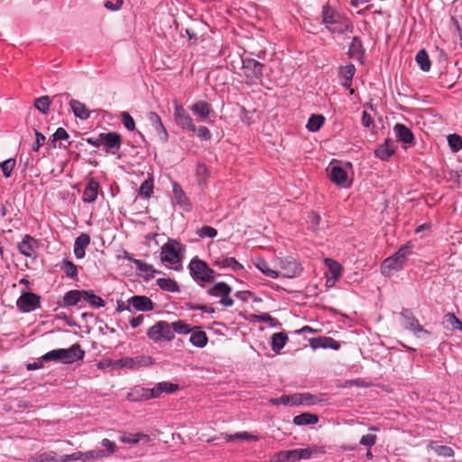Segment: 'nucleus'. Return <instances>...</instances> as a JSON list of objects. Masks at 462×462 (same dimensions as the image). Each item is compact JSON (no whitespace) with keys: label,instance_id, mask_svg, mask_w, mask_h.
Instances as JSON below:
<instances>
[{"label":"nucleus","instance_id":"obj_2","mask_svg":"<svg viewBox=\"0 0 462 462\" xmlns=\"http://www.w3.org/2000/svg\"><path fill=\"white\" fill-rule=\"evenodd\" d=\"M84 356L85 352L81 349L80 345L76 343L69 348L51 350L42 356V359L44 362H56L69 365L82 360Z\"/></svg>","mask_w":462,"mask_h":462},{"label":"nucleus","instance_id":"obj_46","mask_svg":"<svg viewBox=\"0 0 462 462\" xmlns=\"http://www.w3.org/2000/svg\"><path fill=\"white\" fill-rule=\"evenodd\" d=\"M132 359L134 360V369L146 367L153 364L152 358L149 356H137Z\"/></svg>","mask_w":462,"mask_h":462},{"label":"nucleus","instance_id":"obj_45","mask_svg":"<svg viewBox=\"0 0 462 462\" xmlns=\"http://www.w3.org/2000/svg\"><path fill=\"white\" fill-rule=\"evenodd\" d=\"M171 327L175 333L182 334V335L189 334L192 330V328L189 327V325L185 323L182 320H177V321L172 322L171 324Z\"/></svg>","mask_w":462,"mask_h":462},{"label":"nucleus","instance_id":"obj_11","mask_svg":"<svg viewBox=\"0 0 462 462\" xmlns=\"http://www.w3.org/2000/svg\"><path fill=\"white\" fill-rule=\"evenodd\" d=\"M103 146L106 153L116 154L122 143L121 135L116 132L102 133Z\"/></svg>","mask_w":462,"mask_h":462},{"label":"nucleus","instance_id":"obj_63","mask_svg":"<svg viewBox=\"0 0 462 462\" xmlns=\"http://www.w3.org/2000/svg\"><path fill=\"white\" fill-rule=\"evenodd\" d=\"M81 457H82L81 452L78 451V452H74L72 454L62 456L60 459V462H74V461L80 460Z\"/></svg>","mask_w":462,"mask_h":462},{"label":"nucleus","instance_id":"obj_64","mask_svg":"<svg viewBox=\"0 0 462 462\" xmlns=\"http://www.w3.org/2000/svg\"><path fill=\"white\" fill-rule=\"evenodd\" d=\"M123 3V0H116L115 2H113L112 0H106L104 5L106 9H109L111 11H117L122 7Z\"/></svg>","mask_w":462,"mask_h":462},{"label":"nucleus","instance_id":"obj_44","mask_svg":"<svg viewBox=\"0 0 462 462\" xmlns=\"http://www.w3.org/2000/svg\"><path fill=\"white\" fill-rule=\"evenodd\" d=\"M140 196L148 199L153 193V182L152 180H145L139 189Z\"/></svg>","mask_w":462,"mask_h":462},{"label":"nucleus","instance_id":"obj_47","mask_svg":"<svg viewBox=\"0 0 462 462\" xmlns=\"http://www.w3.org/2000/svg\"><path fill=\"white\" fill-rule=\"evenodd\" d=\"M172 192L174 199L179 205H183L186 201V195L179 183L176 181L172 182Z\"/></svg>","mask_w":462,"mask_h":462},{"label":"nucleus","instance_id":"obj_37","mask_svg":"<svg viewBox=\"0 0 462 462\" xmlns=\"http://www.w3.org/2000/svg\"><path fill=\"white\" fill-rule=\"evenodd\" d=\"M157 285L163 291L169 292L179 291L178 283L171 278H159L156 281Z\"/></svg>","mask_w":462,"mask_h":462},{"label":"nucleus","instance_id":"obj_9","mask_svg":"<svg viewBox=\"0 0 462 462\" xmlns=\"http://www.w3.org/2000/svg\"><path fill=\"white\" fill-rule=\"evenodd\" d=\"M277 264L280 267V276L284 278H293L301 272L300 264L291 257L277 258Z\"/></svg>","mask_w":462,"mask_h":462},{"label":"nucleus","instance_id":"obj_12","mask_svg":"<svg viewBox=\"0 0 462 462\" xmlns=\"http://www.w3.org/2000/svg\"><path fill=\"white\" fill-rule=\"evenodd\" d=\"M402 316L403 318L402 326L406 329L412 331L415 336L420 337L422 336L430 335V332L423 328V327L419 323V320L408 311L402 312Z\"/></svg>","mask_w":462,"mask_h":462},{"label":"nucleus","instance_id":"obj_50","mask_svg":"<svg viewBox=\"0 0 462 462\" xmlns=\"http://www.w3.org/2000/svg\"><path fill=\"white\" fill-rule=\"evenodd\" d=\"M445 322L448 324V327L452 329H459L462 331V323L461 321L455 316L454 313H448L445 315Z\"/></svg>","mask_w":462,"mask_h":462},{"label":"nucleus","instance_id":"obj_41","mask_svg":"<svg viewBox=\"0 0 462 462\" xmlns=\"http://www.w3.org/2000/svg\"><path fill=\"white\" fill-rule=\"evenodd\" d=\"M416 62L423 71H429L430 69V60L425 50H420L416 54Z\"/></svg>","mask_w":462,"mask_h":462},{"label":"nucleus","instance_id":"obj_25","mask_svg":"<svg viewBox=\"0 0 462 462\" xmlns=\"http://www.w3.org/2000/svg\"><path fill=\"white\" fill-rule=\"evenodd\" d=\"M134 264L137 271L139 272L138 274L142 276L145 281L152 279L155 273H159L152 264H149L142 260L134 261Z\"/></svg>","mask_w":462,"mask_h":462},{"label":"nucleus","instance_id":"obj_55","mask_svg":"<svg viewBox=\"0 0 462 462\" xmlns=\"http://www.w3.org/2000/svg\"><path fill=\"white\" fill-rule=\"evenodd\" d=\"M38 462H56L57 453L54 451L43 452L37 455Z\"/></svg>","mask_w":462,"mask_h":462},{"label":"nucleus","instance_id":"obj_26","mask_svg":"<svg viewBox=\"0 0 462 462\" xmlns=\"http://www.w3.org/2000/svg\"><path fill=\"white\" fill-rule=\"evenodd\" d=\"M69 104V106L71 108L73 115L77 118H79L81 120H86V119L89 118L90 112L87 108V106L84 103H82L79 100H76V99H70Z\"/></svg>","mask_w":462,"mask_h":462},{"label":"nucleus","instance_id":"obj_22","mask_svg":"<svg viewBox=\"0 0 462 462\" xmlns=\"http://www.w3.org/2000/svg\"><path fill=\"white\" fill-rule=\"evenodd\" d=\"M89 244L90 236L88 234H81L75 239L73 252L77 259L85 257V250Z\"/></svg>","mask_w":462,"mask_h":462},{"label":"nucleus","instance_id":"obj_30","mask_svg":"<svg viewBox=\"0 0 462 462\" xmlns=\"http://www.w3.org/2000/svg\"><path fill=\"white\" fill-rule=\"evenodd\" d=\"M150 440V436L144 433H124L120 437V441L125 444H137L142 441L143 443H148Z\"/></svg>","mask_w":462,"mask_h":462},{"label":"nucleus","instance_id":"obj_60","mask_svg":"<svg viewBox=\"0 0 462 462\" xmlns=\"http://www.w3.org/2000/svg\"><path fill=\"white\" fill-rule=\"evenodd\" d=\"M376 435L367 434L364 435L360 439V444L365 447H372L376 443Z\"/></svg>","mask_w":462,"mask_h":462},{"label":"nucleus","instance_id":"obj_52","mask_svg":"<svg viewBox=\"0 0 462 462\" xmlns=\"http://www.w3.org/2000/svg\"><path fill=\"white\" fill-rule=\"evenodd\" d=\"M362 42L358 37H354L350 45H349V52L352 56L362 54Z\"/></svg>","mask_w":462,"mask_h":462},{"label":"nucleus","instance_id":"obj_57","mask_svg":"<svg viewBox=\"0 0 462 462\" xmlns=\"http://www.w3.org/2000/svg\"><path fill=\"white\" fill-rule=\"evenodd\" d=\"M69 137V134L63 127H59L52 134L51 142L53 143V146H55V143L57 141L68 140Z\"/></svg>","mask_w":462,"mask_h":462},{"label":"nucleus","instance_id":"obj_34","mask_svg":"<svg viewBox=\"0 0 462 462\" xmlns=\"http://www.w3.org/2000/svg\"><path fill=\"white\" fill-rule=\"evenodd\" d=\"M314 449L311 448H297L289 450L291 461H297L300 459H309L313 454Z\"/></svg>","mask_w":462,"mask_h":462},{"label":"nucleus","instance_id":"obj_28","mask_svg":"<svg viewBox=\"0 0 462 462\" xmlns=\"http://www.w3.org/2000/svg\"><path fill=\"white\" fill-rule=\"evenodd\" d=\"M189 270L194 281L202 286V260L198 256L194 257L189 264Z\"/></svg>","mask_w":462,"mask_h":462},{"label":"nucleus","instance_id":"obj_16","mask_svg":"<svg viewBox=\"0 0 462 462\" xmlns=\"http://www.w3.org/2000/svg\"><path fill=\"white\" fill-rule=\"evenodd\" d=\"M98 191L99 182L94 178L89 179L82 193V201L84 203H94L97 198Z\"/></svg>","mask_w":462,"mask_h":462},{"label":"nucleus","instance_id":"obj_51","mask_svg":"<svg viewBox=\"0 0 462 462\" xmlns=\"http://www.w3.org/2000/svg\"><path fill=\"white\" fill-rule=\"evenodd\" d=\"M122 368L134 369V360L132 357L126 356L115 360L114 369L118 370Z\"/></svg>","mask_w":462,"mask_h":462},{"label":"nucleus","instance_id":"obj_24","mask_svg":"<svg viewBox=\"0 0 462 462\" xmlns=\"http://www.w3.org/2000/svg\"><path fill=\"white\" fill-rule=\"evenodd\" d=\"M33 244H36V240L31 236L26 235L18 244V250L23 255L26 257H33L35 255Z\"/></svg>","mask_w":462,"mask_h":462},{"label":"nucleus","instance_id":"obj_23","mask_svg":"<svg viewBox=\"0 0 462 462\" xmlns=\"http://www.w3.org/2000/svg\"><path fill=\"white\" fill-rule=\"evenodd\" d=\"M310 346L313 349L317 348H330L334 350H337L340 347V344L328 337H319L317 338H313L310 340Z\"/></svg>","mask_w":462,"mask_h":462},{"label":"nucleus","instance_id":"obj_20","mask_svg":"<svg viewBox=\"0 0 462 462\" xmlns=\"http://www.w3.org/2000/svg\"><path fill=\"white\" fill-rule=\"evenodd\" d=\"M147 120L149 121L150 125L153 127V129L156 131V133L159 135H161V139H162L163 141H167L169 135L159 115L155 112H149L147 114Z\"/></svg>","mask_w":462,"mask_h":462},{"label":"nucleus","instance_id":"obj_29","mask_svg":"<svg viewBox=\"0 0 462 462\" xmlns=\"http://www.w3.org/2000/svg\"><path fill=\"white\" fill-rule=\"evenodd\" d=\"M179 390V384L171 382H160L152 387L155 399L159 398L162 393H172Z\"/></svg>","mask_w":462,"mask_h":462},{"label":"nucleus","instance_id":"obj_61","mask_svg":"<svg viewBox=\"0 0 462 462\" xmlns=\"http://www.w3.org/2000/svg\"><path fill=\"white\" fill-rule=\"evenodd\" d=\"M189 341L193 346L197 347H202V331L198 330L192 333Z\"/></svg>","mask_w":462,"mask_h":462},{"label":"nucleus","instance_id":"obj_42","mask_svg":"<svg viewBox=\"0 0 462 462\" xmlns=\"http://www.w3.org/2000/svg\"><path fill=\"white\" fill-rule=\"evenodd\" d=\"M51 99L48 96L38 97L34 101V106L43 115H47L50 111Z\"/></svg>","mask_w":462,"mask_h":462},{"label":"nucleus","instance_id":"obj_36","mask_svg":"<svg viewBox=\"0 0 462 462\" xmlns=\"http://www.w3.org/2000/svg\"><path fill=\"white\" fill-rule=\"evenodd\" d=\"M215 264L220 268H230L233 271H240L244 268L243 265L234 257H226L221 260H217L215 262Z\"/></svg>","mask_w":462,"mask_h":462},{"label":"nucleus","instance_id":"obj_8","mask_svg":"<svg viewBox=\"0 0 462 462\" xmlns=\"http://www.w3.org/2000/svg\"><path fill=\"white\" fill-rule=\"evenodd\" d=\"M85 293L86 290H70L57 303L61 308L77 307L78 309H82L85 307L83 304Z\"/></svg>","mask_w":462,"mask_h":462},{"label":"nucleus","instance_id":"obj_49","mask_svg":"<svg viewBox=\"0 0 462 462\" xmlns=\"http://www.w3.org/2000/svg\"><path fill=\"white\" fill-rule=\"evenodd\" d=\"M15 159L10 158L3 162H0V169L5 178H9L15 166Z\"/></svg>","mask_w":462,"mask_h":462},{"label":"nucleus","instance_id":"obj_58","mask_svg":"<svg viewBox=\"0 0 462 462\" xmlns=\"http://www.w3.org/2000/svg\"><path fill=\"white\" fill-rule=\"evenodd\" d=\"M355 72H356V68L353 64L346 65L341 69L342 77L344 78V79L346 81L352 80L353 77L355 75Z\"/></svg>","mask_w":462,"mask_h":462},{"label":"nucleus","instance_id":"obj_39","mask_svg":"<svg viewBox=\"0 0 462 462\" xmlns=\"http://www.w3.org/2000/svg\"><path fill=\"white\" fill-rule=\"evenodd\" d=\"M325 118L321 115H312L306 125V127L310 132H317L323 125Z\"/></svg>","mask_w":462,"mask_h":462},{"label":"nucleus","instance_id":"obj_19","mask_svg":"<svg viewBox=\"0 0 462 462\" xmlns=\"http://www.w3.org/2000/svg\"><path fill=\"white\" fill-rule=\"evenodd\" d=\"M164 327H166V322H157L155 325L149 328L147 330V337L154 342L161 338L171 340L173 337V335L164 334Z\"/></svg>","mask_w":462,"mask_h":462},{"label":"nucleus","instance_id":"obj_4","mask_svg":"<svg viewBox=\"0 0 462 462\" xmlns=\"http://www.w3.org/2000/svg\"><path fill=\"white\" fill-rule=\"evenodd\" d=\"M323 22L332 32L344 33L351 32L353 27L348 19L328 6H324L322 11Z\"/></svg>","mask_w":462,"mask_h":462},{"label":"nucleus","instance_id":"obj_35","mask_svg":"<svg viewBox=\"0 0 462 462\" xmlns=\"http://www.w3.org/2000/svg\"><path fill=\"white\" fill-rule=\"evenodd\" d=\"M429 449L433 450L438 456L444 457H451L454 456L453 449L446 445H437L435 442L431 441L429 446Z\"/></svg>","mask_w":462,"mask_h":462},{"label":"nucleus","instance_id":"obj_21","mask_svg":"<svg viewBox=\"0 0 462 462\" xmlns=\"http://www.w3.org/2000/svg\"><path fill=\"white\" fill-rule=\"evenodd\" d=\"M393 131L398 139L405 144H414V135L410 128L402 124H396Z\"/></svg>","mask_w":462,"mask_h":462},{"label":"nucleus","instance_id":"obj_43","mask_svg":"<svg viewBox=\"0 0 462 462\" xmlns=\"http://www.w3.org/2000/svg\"><path fill=\"white\" fill-rule=\"evenodd\" d=\"M448 143L452 152H457L462 149V137L457 134H449Z\"/></svg>","mask_w":462,"mask_h":462},{"label":"nucleus","instance_id":"obj_32","mask_svg":"<svg viewBox=\"0 0 462 462\" xmlns=\"http://www.w3.org/2000/svg\"><path fill=\"white\" fill-rule=\"evenodd\" d=\"M288 341V336L284 332L274 333L272 336L271 346L272 350L275 353H279L286 345Z\"/></svg>","mask_w":462,"mask_h":462},{"label":"nucleus","instance_id":"obj_56","mask_svg":"<svg viewBox=\"0 0 462 462\" xmlns=\"http://www.w3.org/2000/svg\"><path fill=\"white\" fill-rule=\"evenodd\" d=\"M121 117H122V124L124 125V126L129 130V131H133L134 130V127H135V124H134V118L130 116L129 113L127 112H123L122 115H121Z\"/></svg>","mask_w":462,"mask_h":462},{"label":"nucleus","instance_id":"obj_10","mask_svg":"<svg viewBox=\"0 0 462 462\" xmlns=\"http://www.w3.org/2000/svg\"><path fill=\"white\" fill-rule=\"evenodd\" d=\"M329 177L332 182L342 188H348L351 184V180L349 179L346 171L340 165L330 164Z\"/></svg>","mask_w":462,"mask_h":462},{"label":"nucleus","instance_id":"obj_6","mask_svg":"<svg viewBox=\"0 0 462 462\" xmlns=\"http://www.w3.org/2000/svg\"><path fill=\"white\" fill-rule=\"evenodd\" d=\"M208 295L219 299V303L223 307H231L234 305V300L230 297L232 288L224 282H219L213 284L208 289Z\"/></svg>","mask_w":462,"mask_h":462},{"label":"nucleus","instance_id":"obj_17","mask_svg":"<svg viewBox=\"0 0 462 462\" xmlns=\"http://www.w3.org/2000/svg\"><path fill=\"white\" fill-rule=\"evenodd\" d=\"M127 302L133 306L135 310L138 311H150L154 308L152 300L143 295H134L128 299Z\"/></svg>","mask_w":462,"mask_h":462},{"label":"nucleus","instance_id":"obj_1","mask_svg":"<svg viewBox=\"0 0 462 462\" xmlns=\"http://www.w3.org/2000/svg\"><path fill=\"white\" fill-rule=\"evenodd\" d=\"M412 249L413 245L410 242L402 245L395 254L383 260L380 268L381 273L385 277H390L401 271L411 254Z\"/></svg>","mask_w":462,"mask_h":462},{"label":"nucleus","instance_id":"obj_5","mask_svg":"<svg viewBox=\"0 0 462 462\" xmlns=\"http://www.w3.org/2000/svg\"><path fill=\"white\" fill-rule=\"evenodd\" d=\"M173 116L178 126L189 133H191L193 135L202 137V126L197 127L189 112L177 102H174Z\"/></svg>","mask_w":462,"mask_h":462},{"label":"nucleus","instance_id":"obj_53","mask_svg":"<svg viewBox=\"0 0 462 462\" xmlns=\"http://www.w3.org/2000/svg\"><path fill=\"white\" fill-rule=\"evenodd\" d=\"M101 445L104 448H106V449L103 450V452L105 454V457L111 456L116 450V445L115 444V442L111 441L108 439H103L101 440Z\"/></svg>","mask_w":462,"mask_h":462},{"label":"nucleus","instance_id":"obj_54","mask_svg":"<svg viewBox=\"0 0 462 462\" xmlns=\"http://www.w3.org/2000/svg\"><path fill=\"white\" fill-rule=\"evenodd\" d=\"M235 439L256 441V440H258V437H256L255 435H252L246 431L239 432V433H236L234 435L228 436V440H235Z\"/></svg>","mask_w":462,"mask_h":462},{"label":"nucleus","instance_id":"obj_38","mask_svg":"<svg viewBox=\"0 0 462 462\" xmlns=\"http://www.w3.org/2000/svg\"><path fill=\"white\" fill-rule=\"evenodd\" d=\"M253 321L267 323L271 328H280V321L268 313L255 314L252 317Z\"/></svg>","mask_w":462,"mask_h":462},{"label":"nucleus","instance_id":"obj_7","mask_svg":"<svg viewBox=\"0 0 462 462\" xmlns=\"http://www.w3.org/2000/svg\"><path fill=\"white\" fill-rule=\"evenodd\" d=\"M41 305V297L33 292L22 291L20 297L16 300L18 310L23 313L32 312Z\"/></svg>","mask_w":462,"mask_h":462},{"label":"nucleus","instance_id":"obj_15","mask_svg":"<svg viewBox=\"0 0 462 462\" xmlns=\"http://www.w3.org/2000/svg\"><path fill=\"white\" fill-rule=\"evenodd\" d=\"M150 399H155L152 388H145L140 385L132 388L127 394V400L130 402H142Z\"/></svg>","mask_w":462,"mask_h":462},{"label":"nucleus","instance_id":"obj_18","mask_svg":"<svg viewBox=\"0 0 462 462\" xmlns=\"http://www.w3.org/2000/svg\"><path fill=\"white\" fill-rule=\"evenodd\" d=\"M396 145L393 140L387 138L375 150V156L382 161H388L390 157L394 153Z\"/></svg>","mask_w":462,"mask_h":462},{"label":"nucleus","instance_id":"obj_33","mask_svg":"<svg viewBox=\"0 0 462 462\" xmlns=\"http://www.w3.org/2000/svg\"><path fill=\"white\" fill-rule=\"evenodd\" d=\"M319 421V416L310 412H304L293 418V423L298 426L313 425Z\"/></svg>","mask_w":462,"mask_h":462},{"label":"nucleus","instance_id":"obj_40","mask_svg":"<svg viewBox=\"0 0 462 462\" xmlns=\"http://www.w3.org/2000/svg\"><path fill=\"white\" fill-rule=\"evenodd\" d=\"M60 268L67 277L70 279L78 278V267L71 261L63 259Z\"/></svg>","mask_w":462,"mask_h":462},{"label":"nucleus","instance_id":"obj_3","mask_svg":"<svg viewBox=\"0 0 462 462\" xmlns=\"http://www.w3.org/2000/svg\"><path fill=\"white\" fill-rule=\"evenodd\" d=\"M182 250L183 246L180 242L174 239H169L168 242L162 246V262L173 270H180L181 267Z\"/></svg>","mask_w":462,"mask_h":462},{"label":"nucleus","instance_id":"obj_27","mask_svg":"<svg viewBox=\"0 0 462 462\" xmlns=\"http://www.w3.org/2000/svg\"><path fill=\"white\" fill-rule=\"evenodd\" d=\"M254 266L266 277L271 279H277L280 277V273L269 266V263L263 258H256L254 260Z\"/></svg>","mask_w":462,"mask_h":462},{"label":"nucleus","instance_id":"obj_48","mask_svg":"<svg viewBox=\"0 0 462 462\" xmlns=\"http://www.w3.org/2000/svg\"><path fill=\"white\" fill-rule=\"evenodd\" d=\"M81 456H82V457L80 458V460H82L84 462L105 457L103 449L81 452Z\"/></svg>","mask_w":462,"mask_h":462},{"label":"nucleus","instance_id":"obj_62","mask_svg":"<svg viewBox=\"0 0 462 462\" xmlns=\"http://www.w3.org/2000/svg\"><path fill=\"white\" fill-rule=\"evenodd\" d=\"M273 462H285V461H291L290 456H289V450L287 451H279L275 453L272 458Z\"/></svg>","mask_w":462,"mask_h":462},{"label":"nucleus","instance_id":"obj_59","mask_svg":"<svg viewBox=\"0 0 462 462\" xmlns=\"http://www.w3.org/2000/svg\"><path fill=\"white\" fill-rule=\"evenodd\" d=\"M34 131H35V142L32 144V150L34 152H38L39 149L44 144L46 138L38 130L35 129Z\"/></svg>","mask_w":462,"mask_h":462},{"label":"nucleus","instance_id":"obj_14","mask_svg":"<svg viewBox=\"0 0 462 462\" xmlns=\"http://www.w3.org/2000/svg\"><path fill=\"white\" fill-rule=\"evenodd\" d=\"M324 263L328 269L326 273V284L328 287H332L342 275V266L338 262L330 258H326Z\"/></svg>","mask_w":462,"mask_h":462},{"label":"nucleus","instance_id":"obj_13","mask_svg":"<svg viewBox=\"0 0 462 462\" xmlns=\"http://www.w3.org/2000/svg\"><path fill=\"white\" fill-rule=\"evenodd\" d=\"M242 69L250 80L259 79L263 75V64L254 59L243 60Z\"/></svg>","mask_w":462,"mask_h":462},{"label":"nucleus","instance_id":"obj_31","mask_svg":"<svg viewBox=\"0 0 462 462\" xmlns=\"http://www.w3.org/2000/svg\"><path fill=\"white\" fill-rule=\"evenodd\" d=\"M83 302L88 303L93 309L103 308L106 305L105 300L101 297L97 295L92 290H86Z\"/></svg>","mask_w":462,"mask_h":462}]
</instances>
